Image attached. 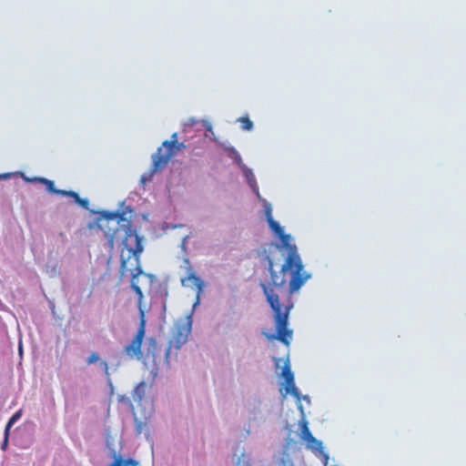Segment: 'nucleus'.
Masks as SVG:
<instances>
[{"label":"nucleus","mask_w":466,"mask_h":466,"mask_svg":"<svg viewBox=\"0 0 466 466\" xmlns=\"http://www.w3.org/2000/svg\"><path fill=\"white\" fill-rule=\"evenodd\" d=\"M22 416V410H17L16 412H15L12 417L9 419L6 426H5V441H4V445H6L7 444V441H8V434H9V431H10V428L12 427V425L17 421Z\"/></svg>","instance_id":"obj_15"},{"label":"nucleus","mask_w":466,"mask_h":466,"mask_svg":"<svg viewBox=\"0 0 466 466\" xmlns=\"http://www.w3.org/2000/svg\"><path fill=\"white\" fill-rule=\"evenodd\" d=\"M135 426L137 435L144 434L147 437L150 435V425L147 418L144 420H140L135 417Z\"/></svg>","instance_id":"obj_12"},{"label":"nucleus","mask_w":466,"mask_h":466,"mask_svg":"<svg viewBox=\"0 0 466 466\" xmlns=\"http://www.w3.org/2000/svg\"><path fill=\"white\" fill-rule=\"evenodd\" d=\"M291 286H292V283L291 281L289 282V290L291 291Z\"/></svg>","instance_id":"obj_25"},{"label":"nucleus","mask_w":466,"mask_h":466,"mask_svg":"<svg viewBox=\"0 0 466 466\" xmlns=\"http://www.w3.org/2000/svg\"><path fill=\"white\" fill-rule=\"evenodd\" d=\"M238 122L242 124V129L244 130L249 131L253 128V122L249 119L248 116L239 117Z\"/></svg>","instance_id":"obj_17"},{"label":"nucleus","mask_w":466,"mask_h":466,"mask_svg":"<svg viewBox=\"0 0 466 466\" xmlns=\"http://www.w3.org/2000/svg\"><path fill=\"white\" fill-rule=\"evenodd\" d=\"M98 360H99V356L97 355V353H96V352H92V353L88 356V358H87V360H86V363H87L88 365H90V364H93V363L97 362Z\"/></svg>","instance_id":"obj_22"},{"label":"nucleus","mask_w":466,"mask_h":466,"mask_svg":"<svg viewBox=\"0 0 466 466\" xmlns=\"http://www.w3.org/2000/svg\"><path fill=\"white\" fill-rule=\"evenodd\" d=\"M98 227L101 229L108 228L107 230H105V235L111 248L115 245L117 232H124L121 241L120 275L124 277L130 273L133 279L140 276L143 273L140 265V254L143 252L144 248L141 243V238L137 230L133 228L131 220L126 218L124 212L104 211L98 218Z\"/></svg>","instance_id":"obj_1"},{"label":"nucleus","mask_w":466,"mask_h":466,"mask_svg":"<svg viewBox=\"0 0 466 466\" xmlns=\"http://www.w3.org/2000/svg\"><path fill=\"white\" fill-rule=\"evenodd\" d=\"M268 224L270 229L276 234V236H278L279 238L282 245L285 248L289 249V251L288 252V254L285 258V262L281 266V271L286 272V271L291 269V246L289 244L290 236L288 234H285L282 227L273 218H270L268 221Z\"/></svg>","instance_id":"obj_9"},{"label":"nucleus","mask_w":466,"mask_h":466,"mask_svg":"<svg viewBox=\"0 0 466 466\" xmlns=\"http://www.w3.org/2000/svg\"><path fill=\"white\" fill-rule=\"evenodd\" d=\"M134 279H135L132 278L131 288L133 289V290L138 297L137 304H138V309L140 310V309H143L141 304H142L144 295H143L141 289L134 282Z\"/></svg>","instance_id":"obj_16"},{"label":"nucleus","mask_w":466,"mask_h":466,"mask_svg":"<svg viewBox=\"0 0 466 466\" xmlns=\"http://www.w3.org/2000/svg\"><path fill=\"white\" fill-rule=\"evenodd\" d=\"M191 318L187 317L186 320H180L175 323L171 330V338L168 342V347L166 350V360L171 355L172 350H178L187 341L191 332Z\"/></svg>","instance_id":"obj_5"},{"label":"nucleus","mask_w":466,"mask_h":466,"mask_svg":"<svg viewBox=\"0 0 466 466\" xmlns=\"http://www.w3.org/2000/svg\"><path fill=\"white\" fill-rule=\"evenodd\" d=\"M299 396L301 400V403L303 405L304 410L306 411V415L310 413L309 408H310V399L309 396H301L300 392L299 391Z\"/></svg>","instance_id":"obj_18"},{"label":"nucleus","mask_w":466,"mask_h":466,"mask_svg":"<svg viewBox=\"0 0 466 466\" xmlns=\"http://www.w3.org/2000/svg\"><path fill=\"white\" fill-rule=\"evenodd\" d=\"M58 193L60 196L72 198L76 203L80 198L79 195L76 192L72 191V190H60V191H58Z\"/></svg>","instance_id":"obj_19"},{"label":"nucleus","mask_w":466,"mask_h":466,"mask_svg":"<svg viewBox=\"0 0 466 466\" xmlns=\"http://www.w3.org/2000/svg\"><path fill=\"white\" fill-rule=\"evenodd\" d=\"M109 456L113 459L109 466H137V461L133 459H125L115 450H110Z\"/></svg>","instance_id":"obj_11"},{"label":"nucleus","mask_w":466,"mask_h":466,"mask_svg":"<svg viewBox=\"0 0 466 466\" xmlns=\"http://www.w3.org/2000/svg\"><path fill=\"white\" fill-rule=\"evenodd\" d=\"M100 367L103 370L106 376L109 377V366L108 363L106 360L100 361Z\"/></svg>","instance_id":"obj_24"},{"label":"nucleus","mask_w":466,"mask_h":466,"mask_svg":"<svg viewBox=\"0 0 466 466\" xmlns=\"http://www.w3.org/2000/svg\"><path fill=\"white\" fill-rule=\"evenodd\" d=\"M27 180L31 181V182H37V183L45 185L46 187V190L48 192H51V193L56 194V195H59L58 191L61 190V189H57V188L55 187L54 181L49 180V179H47L46 177H33V178L27 179Z\"/></svg>","instance_id":"obj_14"},{"label":"nucleus","mask_w":466,"mask_h":466,"mask_svg":"<svg viewBox=\"0 0 466 466\" xmlns=\"http://www.w3.org/2000/svg\"><path fill=\"white\" fill-rule=\"evenodd\" d=\"M293 397L296 399L298 409L300 412L299 424L301 426V431L299 437L306 442L308 449L311 450L313 453L319 458L320 462L323 466H327L329 463V455L325 452L322 442L318 441L310 432L308 427V421L306 419V411L304 410L303 405L299 396V389L293 383Z\"/></svg>","instance_id":"obj_3"},{"label":"nucleus","mask_w":466,"mask_h":466,"mask_svg":"<svg viewBox=\"0 0 466 466\" xmlns=\"http://www.w3.org/2000/svg\"><path fill=\"white\" fill-rule=\"evenodd\" d=\"M147 384L145 381L139 382L132 391V399L135 402L140 403L146 394Z\"/></svg>","instance_id":"obj_13"},{"label":"nucleus","mask_w":466,"mask_h":466,"mask_svg":"<svg viewBox=\"0 0 466 466\" xmlns=\"http://www.w3.org/2000/svg\"><path fill=\"white\" fill-rule=\"evenodd\" d=\"M264 211H265V216H266L267 221H268L270 218H273L270 204H268V203L265 204Z\"/></svg>","instance_id":"obj_21"},{"label":"nucleus","mask_w":466,"mask_h":466,"mask_svg":"<svg viewBox=\"0 0 466 466\" xmlns=\"http://www.w3.org/2000/svg\"><path fill=\"white\" fill-rule=\"evenodd\" d=\"M269 271L271 275V287L265 283H260L267 301L273 310V318L276 326V333H268L263 331L262 334L268 339H278L289 346V336L290 330L288 329L289 315L291 306H283L279 302V296L282 293L284 279L277 275L273 269V264L269 262Z\"/></svg>","instance_id":"obj_2"},{"label":"nucleus","mask_w":466,"mask_h":466,"mask_svg":"<svg viewBox=\"0 0 466 466\" xmlns=\"http://www.w3.org/2000/svg\"><path fill=\"white\" fill-rule=\"evenodd\" d=\"M185 262L187 264V277L181 279V284L184 287L196 288L198 289V293H199L202 290L204 283L200 278L196 276L192 267L189 264V260L186 259Z\"/></svg>","instance_id":"obj_10"},{"label":"nucleus","mask_w":466,"mask_h":466,"mask_svg":"<svg viewBox=\"0 0 466 466\" xmlns=\"http://www.w3.org/2000/svg\"><path fill=\"white\" fill-rule=\"evenodd\" d=\"M77 205H79L81 208H85V209H88V206H89V201L87 198H79L78 201L76 202Z\"/></svg>","instance_id":"obj_23"},{"label":"nucleus","mask_w":466,"mask_h":466,"mask_svg":"<svg viewBox=\"0 0 466 466\" xmlns=\"http://www.w3.org/2000/svg\"><path fill=\"white\" fill-rule=\"evenodd\" d=\"M248 184L249 186L252 187L253 191L257 194V196L259 198V193H258V185H257V182H256V179L254 177V176L251 174V177H249L248 176Z\"/></svg>","instance_id":"obj_20"},{"label":"nucleus","mask_w":466,"mask_h":466,"mask_svg":"<svg viewBox=\"0 0 466 466\" xmlns=\"http://www.w3.org/2000/svg\"><path fill=\"white\" fill-rule=\"evenodd\" d=\"M310 278L311 274L305 270L301 258L293 245V292L299 290Z\"/></svg>","instance_id":"obj_8"},{"label":"nucleus","mask_w":466,"mask_h":466,"mask_svg":"<svg viewBox=\"0 0 466 466\" xmlns=\"http://www.w3.org/2000/svg\"><path fill=\"white\" fill-rule=\"evenodd\" d=\"M145 328H146V319H145V311L144 309H140V322L137 331L131 340L129 344H127L124 348L125 353L130 359L142 360L143 352H142V342L145 337Z\"/></svg>","instance_id":"obj_6"},{"label":"nucleus","mask_w":466,"mask_h":466,"mask_svg":"<svg viewBox=\"0 0 466 466\" xmlns=\"http://www.w3.org/2000/svg\"><path fill=\"white\" fill-rule=\"evenodd\" d=\"M186 148L184 143L177 141V134L171 135V140H165L162 147L157 149V152L153 155V163L150 168L149 178L156 172L162 170L168 164L169 160L175 157L177 152Z\"/></svg>","instance_id":"obj_4"},{"label":"nucleus","mask_w":466,"mask_h":466,"mask_svg":"<svg viewBox=\"0 0 466 466\" xmlns=\"http://www.w3.org/2000/svg\"><path fill=\"white\" fill-rule=\"evenodd\" d=\"M276 373L279 379H282L280 393L285 397L291 393V369L289 357L282 361L279 358H274Z\"/></svg>","instance_id":"obj_7"}]
</instances>
